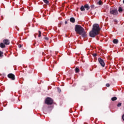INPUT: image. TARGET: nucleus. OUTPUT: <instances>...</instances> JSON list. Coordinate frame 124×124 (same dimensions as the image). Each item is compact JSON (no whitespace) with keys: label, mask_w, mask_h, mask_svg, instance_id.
<instances>
[{"label":"nucleus","mask_w":124,"mask_h":124,"mask_svg":"<svg viewBox=\"0 0 124 124\" xmlns=\"http://www.w3.org/2000/svg\"><path fill=\"white\" fill-rule=\"evenodd\" d=\"M3 42L5 45H9L10 42L8 39H4L3 41Z\"/></svg>","instance_id":"7"},{"label":"nucleus","mask_w":124,"mask_h":124,"mask_svg":"<svg viewBox=\"0 0 124 124\" xmlns=\"http://www.w3.org/2000/svg\"><path fill=\"white\" fill-rule=\"evenodd\" d=\"M0 47L1 48H5V45L3 44V43H1L0 44Z\"/></svg>","instance_id":"12"},{"label":"nucleus","mask_w":124,"mask_h":124,"mask_svg":"<svg viewBox=\"0 0 124 124\" xmlns=\"http://www.w3.org/2000/svg\"><path fill=\"white\" fill-rule=\"evenodd\" d=\"M84 8H86L87 10H89L90 9V6H89V4H86L84 5Z\"/></svg>","instance_id":"11"},{"label":"nucleus","mask_w":124,"mask_h":124,"mask_svg":"<svg viewBox=\"0 0 124 124\" xmlns=\"http://www.w3.org/2000/svg\"><path fill=\"white\" fill-rule=\"evenodd\" d=\"M109 13L111 15H113V16H117L118 14H119V12H118V10L116 9H110L109 10Z\"/></svg>","instance_id":"3"},{"label":"nucleus","mask_w":124,"mask_h":124,"mask_svg":"<svg viewBox=\"0 0 124 124\" xmlns=\"http://www.w3.org/2000/svg\"><path fill=\"white\" fill-rule=\"evenodd\" d=\"M80 72V69H79L78 67H76L75 68V72H76V73H78V72Z\"/></svg>","instance_id":"13"},{"label":"nucleus","mask_w":124,"mask_h":124,"mask_svg":"<svg viewBox=\"0 0 124 124\" xmlns=\"http://www.w3.org/2000/svg\"><path fill=\"white\" fill-rule=\"evenodd\" d=\"M100 27L98 24H94L93 26L92 30L89 32V35L90 37H95L96 35L99 34L100 31Z\"/></svg>","instance_id":"1"},{"label":"nucleus","mask_w":124,"mask_h":124,"mask_svg":"<svg viewBox=\"0 0 124 124\" xmlns=\"http://www.w3.org/2000/svg\"><path fill=\"white\" fill-rule=\"evenodd\" d=\"M44 39H45L46 40H49V38H48L47 37H45Z\"/></svg>","instance_id":"24"},{"label":"nucleus","mask_w":124,"mask_h":124,"mask_svg":"<svg viewBox=\"0 0 124 124\" xmlns=\"http://www.w3.org/2000/svg\"><path fill=\"white\" fill-rule=\"evenodd\" d=\"M114 22H115V25H117V24H118V20H117V19H114Z\"/></svg>","instance_id":"20"},{"label":"nucleus","mask_w":124,"mask_h":124,"mask_svg":"<svg viewBox=\"0 0 124 124\" xmlns=\"http://www.w3.org/2000/svg\"><path fill=\"white\" fill-rule=\"evenodd\" d=\"M3 56V52L0 51V57H2Z\"/></svg>","instance_id":"18"},{"label":"nucleus","mask_w":124,"mask_h":124,"mask_svg":"<svg viewBox=\"0 0 124 124\" xmlns=\"http://www.w3.org/2000/svg\"><path fill=\"white\" fill-rule=\"evenodd\" d=\"M8 77L10 79H11V80H15V75H13V74H9Z\"/></svg>","instance_id":"6"},{"label":"nucleus","mask_w":124,"mask_h":124,"mask_svg":"<svg viewBox=\"0 0 124 124\" xmlns=\"http://www.w3.org/2000/svg\"><path fill=\"white\" fill-rule=\"evenodd\" d=\"M43 1H44V2L46 4H49V0H43Z\"/></svg>","instance_id":"15"},{"label":"nucleus","mask_w":124,"mask_h":124,"mask_svg":"<svg viewBox=\"0 0 124 124\" xmlns=\"http://www.w3.org/2000/svg\"><path fill=\"white\" fill-rule=\"evenodd\" d=\"M122 106V103H119L117 105L118 107H121Z\"/></svg>","instance_id":"19"},{"label":"nucleus","mask_w":124,"mask_h":124,"mask_svg":"<svg viewBox=\"0 0 124 124\" xmlns=\"http://www.w3.org/2000/svg\"><path fill=\"white\" fill-rule=\"evenodd\" d=\"M75 31L78 34L81 35L84 38L87 37V33L85 29L79 25H76L75 28Z\"/></svg>","instance_id":"2"},{"label":"nucleus","mask_w":124,"mask_h":124,"mask_svg":"<svg viewBox=\"0 0 124 124\" xmlns=\"http://www.w3.org/2000/svg\"><path fill=\"white\" fill-rule=\"evenodd\" d=\"M18 48H22V45L21 44L18 45Z\"/></svg>","instance_id":"25"},{"label":"nucleus","mask_w":124,"mask_h":124,"mask_svg":"<svg viewBox=\"0 0 124 124\" xmlns=\"http://www.w3.org/2000/svg\"><path fill=\"white\" fill-rule=\"evenodd\" d=\"M53 102H54V101L50 97H47L45 101L46 104H47V105H52Z\"/></svg>","instance_id":"4"},{"label":"nucleus","mask_w":124,"mask_h":124,"mask_svg":"<svg viewBox=\"0 0 124 124\" xmlns=\"http://www.w3.org/2000/svg\"><path fill=\"white\" fill-rule=\"evenodd\" d=\"M106 86H107V87H110V84H109V83H107V84H106Z\"/></svg>","instance_id":"27"},{"label":"nucleus","mask_w":124,"mask_h":124,"mask_svg":"<svg viewBox=\"0 0 124 124\" xmlns=\"http://www.w3.org/2000/svg\"><path fill=\"white\" fill-rule=\"evenodd\" d=\"M91 8H92V9H93V8H94V5H91Z\"/></svg>","instance_id":"23"},{"label":"nucleus","mask_w":124,"mask_h":124,"mask_svg":"<svg viewBox=\"0 0 124 124\" xmlns=\"http://www.w3.org/2000/svg\"><path fill=\"white\" fill-rule=\"evenodd\" d=\"M41 36V31H39V35H38V37H40Z\"/></svg>","instance_id":"21"},{"label":"nucleus","mask_w":124,"mask_h":124,"mask_svg":"<svg viewBox=\"0 0 124 124\" xmlns=\"http://www.w3.org/2000/svg\"><path fill=\"white\" fill-rule=\"evenodd\" d=\"M96 56H97L96 53H95V54H93V57H96Z\"/></svg>","instance_id":"26"},{"label":"nucleus","mask_w":124,"mask_h":124,"mask_svg":"<svg viewBox=\"0 0 124 124\" xmlns=\"http://www.w3.org/2000/svg\"><path fill=\"white\" fill-rule=\"evenodd\" d=\"M97 4H98L99 5H102V1L100 0L98 2H97Z\"/></svg>","instance_id":"14"},{"label":"nucleus","mask_w":124,"mask_h":124,"mask_svg":"<svg viewBox=\"0 0 124 124\" xmlns=\"http://www.w3.org/2000/svg\"><path fill=\"white\" fill-rule=\"evenodd\" d=\"M98 60L101 66H102V67H104L105 66L104 61H103V60L100 58H98Z\"/></svg>","instance_id":"5"},{"label":"nucleus","mask_w":124,"mask_h":124,"mask_svg":"<svg viewBox=\"0 0 124 124\" xmlns=\"http://www.w3.org/2000/svg\"><path fill=\"white\" fill-rule=\"evenodd\" d=\"M118 11L120 12V13H122V12L124 11V8H123L122 7H119L118 8Z\"/></svg>","instance_id":"8"},{"label":"nucleus","mask_w":124,"mask_h":124,"mask_svg":"<svg viewBox=\"0 0 124 124\" xmlns=\"http://www.w3.org/2000/svg\"><path fill=\"white\" fill-rule=\"evenodd\" d=\"M65 24H67V21H65Z\"/></svg>","instance_id":"28"},{"label":"nucleus","mask_w":124,"mask_h":124,"mask_svg":"<svg viewBox=\"0 0 124 124\" xmlns=\"http://www.w3.org/2000/svg\"><path fill=\"white\" fill-rule=\"evenodd\" d=\"M80 10L81 11H85V6H82L80 7Z\"/></svg>","instance_id":"16"},{"label":"nucleus","mask_w":124,"mask_h":124,"mask_svg":"<svg viewBox=\"0 0 124 124\" xmlns=\"http://www.w3.org/2000/svg\"><path fill=\"white\" fill-rule=\"evenodd\" d=\"M70 21L71 22V23H75V18H74V17H71L70 18Z\"/></svg>","instance_id":"9"},{"label":"nucleus","mask_w":124,"mask_h":124,"mask_svg":"<svg viewBox=\"0 0 124 124\" xmlns=\"http://www.w3.org/2000/svg\"><path fill=\"white\" fill-rule=\"evenodd\" d=\"M112 101H115V100H117V97H113L111 98Z\"/></svg>","instance_id":"17"},{"label":"nucleus","mask_w":124,"mask_h":124,"mask_svg":"<svg viewBox=\"0 0 124 124\" xmlns=\"http://www.w3.org/2000/svg\"><path fill=\"white\" fill-rule=\"evenodd\" d=\"M57 90H58V92L59 93H61V92H62V90L59 87L57 88Z\"/></svg>","instance_id":"22"},{"label":"nucleus","mask_w":124,"mask_h":124,"mask_svg":"<svg viewBox=\"0 0 124 124\" xmlns=\"http://www.w3.org/2000/svg\"><path fill=\"white\" fill-rule=\"evenodd\" d=\"M113 42L114 44H118V43H119V40H118V39H114L113 40Z\"/></svg>","instance_id":"10"}]
</instances>
